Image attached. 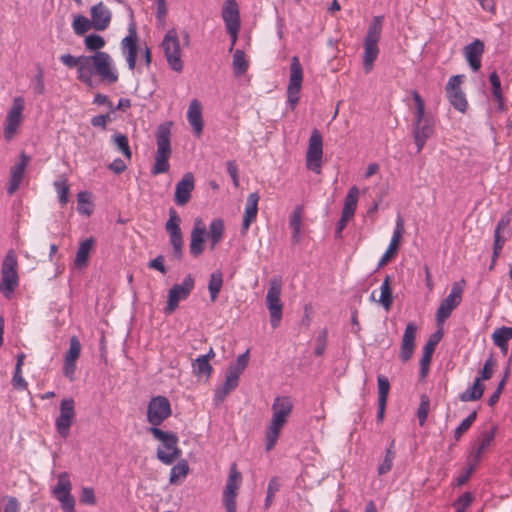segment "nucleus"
Wrapping results in <instances>:
<instances>
[{
	"mask_svg": "<svg viewBox=\"0 0 512 512\" xmlns=\"http://www.w3.org/2000/svg\"><path fill=\"white\" fill-rule=\"evenodd\" d=\"M59 60L69 69H77V79L90 88L94 87V76L107 84H114L119 79L115 62L107 52L80 56L67 53L61 55Z\"/></svg>",
	"mask_w": 512,
	"mask_h": 512,
	"instance_id": "1",
	"label": "nucleus"
},
{
	"mask_svg": "<svg viewBox=\"0 0 512 512\" xmlns=\"http://www.w3.org/2000/svg\"><path fill=\"white\" fill-rule=\"evenodd\" d=\"M271 409L272 417L265 432V448L267 451L275 447L283 427L288 422L293 403L289 397H276Z\"/></svg>",
	"mask_w": 512,
	"mask_h": 512,
	"instance_id": "2",
	"label": "nucleus"
},
{
	"mask_svg": "<svg viewBox=\"0 0 512 512\" xmlns=\"http://www.w3.org/2000/svg\"><path fill=\"white\" fill-rule=\"evenodd\" d=\"M412 98L415 103L413 138L419 153L434 132V122L431 117L426 116L424 100L417 91H412Z\"/></svg>",
	"mask_w": 512,
	"mask_h": 512,
	"instance_id": "3",
	"label": "nucleus"
},
{
	"mask_svg": "<svg viewBox=\"0 0 512 512\" xmlns=\"http://www.w3.org/2000/svg\"><path fill=\"white\" fill-rule=\"evenodd\" d=\"M170 138L171 131L169 125H160L156 133L157 150L154 158L155 161L151 169L152 175L164 174L170 169L169 158L172 154Z\"/></svg>",
	"mask_w": 512,
	"mask_h": 512,
	"instance_id": "4",
	"label": "nucleus"
},
{
	"mask_svg": "<svg viewBox=\"0 0 512 512\" xmlns=\"http://www.w3.org/2000/svg\"><path fill=\"white\" fill-rule=\"evenodd\" d=\"M149 432L155 439L161 442L157 448V458L166 465H171L182 455L178 447V437L171 432H165L158 427L149 428Z\"/></svg>",
	"mask_w": 512,
	"mask_h": 512,
	"instance_id": "5",
	"label": "nucleus"
},
{
	"mask_svg": "<svg viewBox=\"0 0 512 512\" xmlns=\"http://www.w3.org/2000/svg\"><path fill=\"white\" fill-rule=\"evenodd\" d=\"M383 20V16L373 17L364 38L363 65L367 73L371 71L379 54L378 42L382 33Z\"/></svg>",
	"mask_w": 512,
	"mask_h": 512,
	"instance_id": "6",
	"label": "nucleus"
},
{
	"mask_svg": "<svg viewBox=\"0 0 512 512\" xmlns=\"http://www.w3.org/2000/svg\"><path fill=\"white\" fill-rule=\"evenodd\" d=\"M18 261L13 250H9L2 262L0 292L10 299L19 285Z\"/></svg>",
	"mask_w": 512,
	"mask_h": 512,
	"instance_id": "7",
	"label": "nucleus"
},
{
	"mask_svg": "<svg viewBox=\"0 0 512 512\" xmlns=\"http://www.w3.org/2000/svg\"><path fill=\"white\" fill-rule=\"evenodd\" d=\"M71 492L72 482L69 473H59L56 484L51 488V494L59 502L63 512H76V501Z\"/></svg>",
	"mask_w": 512,
	"mask_h": 512,
	"instance_id": "8",
	"label": "nucleus"
},
{
	"mask_svg": "<svg viewBox=\"0 0 512 512\" xmlns=\"http://www.w3.org/2000/svg\"><path fill=\"white\" fill-rule=\"evenodd\" d=\"M161 47L164 51L169 67L175 72H182V51L176 29H170L164 36Z\"/></svg>",
	"mask_w": 512,
	"mask_h": 512,
	"instance_id": "9",
	"label": "nucleus"
},
{
	"mask_svg": "<svg viewBox=\"0 0 512 512\" xmlns=\"http://www.w3.org/2000/svg\"><path fill=\"white\" fill-rule=\"evenodd\" d=\"M242 485V474L236 463L230 466L229 475L222 493V501L226 512H237V497Z\"/></svg>",
	"mask_w": 512,
	"mask_h": 512,
	"instance_id": "10",
	"label": "nucleus"
},
{
	"mask_svg": "<svg viewBox=\"0 0 512 512\" xmlns=\"http://www.w3.org/2000/svg\"><path fill=\"white\" fill-rule=\"evenodd\" d=\"M181 219L175 209L170 208L169 219L165 224L166 232L169 234V241L172 246V256L180 261L183 257V235L180 228Z\"/></svg>",
	"mask_w": 512,
	"mask_h": 512,
	"instance_id": "11",
	"label": "nucleus"
},
{
	"mask_svg": "<svg viewBox=\"0 0 512 512\" xmlns=\"http://www.w3.org/2000/svg\"><path fill=\"white\" fill-rule=\"evenodd\" d=\"M464 284L465 281L463 279L455 282L449 295L441 301L436 312L437 325H442L450 317L452 311L461 303Z\"/></svg>",
	"mask_w": 512,
	"mask_h": 512,
	"instance_id": "12",
	"label": "nucleus"
},
{
	"mask_svg": "<svg viewBox=\"0 0 512 512\" xmlns=\"http://www.w3.org/2000/svg\"><path fill=\"white\" fill-rule=\"evenodd\" d=\"M59 410L60 413L55 419V429L63 439H66L76 419L75 401L72 398H64Z\"/></svg>",
	"mask_w": 512,
	"mask_h": 512,
	"instance_id": "13",
	"label": "nucleus"
},
{
	"mask_svg": "<svg viewBox=\"0 0 512 512\" xmlns=\"http://www.w3.org/2000/svg\"><path fill=\"white\" fill-rule=\"evenodd\" d=\"M195 281L191 274L187 275L182 283L175 284L168 291L167 305L164 309L166 314H172L179 305V302L189 297L194 289Z\"/></svg>",
	"mask_w": 512,
	"mask_h": 512,
	"instance_id": "14",
	"label": "nucleus"
},
{
	"mask_svg": "<svg viewBox=\"0 0 512 512\" xmlns=\"http://www.w3.org/2000/svg\"><path fill=\"white\" fill-rule=\"evenodd\" d=\"M281 291V282L276 279L271 280L266 295V304L269 310L270 322L273 328L278 327L282 318L283 305L280 300Z\"/></svg>",
	"mask_w": 512,
	"mask_h": 512,
	"instance_id": "15",
	"label": "nucleus"
},
{
	"mask_svg": "<svg viewBox=\"0 0 512 512\" xmlns=\"http://www.w3.org/2000/svg\"><path fill=\"white\" fill-rule=\"evenodd\" d=\"M322 156L323 138L321 133L317 129H314L311 132L306 153L307 168L319 174L321 172Z\"/></svg>",
	"mask_w": 512,
	"mask_h": 512,
	"instance_id": "16",
	"label": "nucleus"
},
{
	"mask_svg": "<svg viewBox=\"0 0 512 512\" xmlns=\"http://www.w3.org/2000/svg\"><path fill=\"white\" fill-rule=\"evenodd\" d=\"M303 81V69L297 56H293L290 64V77L287 87V100L294 109L299 101V93Z\"/></svg>",
	"mask_w": 512,
	"mask_h": 512,
	"instance_id": "17",
	"label": "nucleus"
},
{
	"mask_svg": "<svg viewBox=\"0 0 512 512\" xmlns=\"http://www.w3.org/2000/svg\"><path fill=\"white\" fill-rule=\"evenodd\" d=\"M171 405L164 396L153 397L148 403L147 420L152 427H158L171 415Z\"/></svg>",
	"mask_w": 512,
	"mask_h": 512,
	"instance_id": "18",
	"label": "nucleus"
},
{
	"mask_svg": "<svg viewBox=\"0 0 512 512\" xmlns=\"http://www.w3.org/2000/svg\"><path fill=\"white\" fill-rule=\"evenodd\" d=\"M461 75L452 76L446 85V94L450 104L458 111L465 112L468 107L464 92L460 88Z\"/></svg>",
	"mask_w": 512,
	"mask_h": 512,
	"instance_id": "19",
	"label": "nucleus"
},
{
	"mask_svg": "<svg viewBox=\"0 0 512 512\" xmlns=\"http://www.w3.org/2000/svg\"><path fill=\"white\" fill-rule=\"evenodd\" d=\"M24 109V100L21 97H16L13 105L7 115V126L5 129V137L11 139L13 134L22 122V112Z\"/></svg>",
	"mask_w": 512,
	"mask_h": 512,
	"instance_id": "20",
	"label": "nucleus"
},
{
	"mask_svg": "<svg viewBox=\"0 0 512 512\" xmlns=\"http://www.w3.org/2000/svg\"><path fill=\"white\" fill-rule=\"evenodd\" d=\"M417 333V326L414 322H409L406 325L404 330L402 341H401V349H400V359L403 362H407L413 355L415 349V339Z\"/></svg>",
	"mask_w": 512,
	"mask_h": 512,
	"instance_id": "21",
	"label": "nucleus"
},
{
	"mask_svg": "<svg viewBox=\"0 0 512 512\" xmlns=\"http://www.w3.org/2000/svg\"><path fill=\"white\" fill-rule=\"evenodd\" d=\"M91 21L96 31H104L110 25L112 13L103 2L93 5L90 9Z\"/></svg>",
	"mask_w": 512,
	"mask_h": 512,
	"instance_id": "22",
	"label": "nucleus"
},
{
	"mask_svg": "<svg viewBox=\"0 0 512 512\" xmlns=\"http://www.w3.org/2000/svg\"><path fill=\"white\" fill-rule=\"evenodd\" d=\"M194 189V176L192 173H186L176 184L174 201L177 205L187 204L191 198V192Z\"/></svg>",
	"mask_w": 512,
	"mask_h": 512,
	"instance_id": "23",
	"label": "nucleus"
},
{
	"mask_svg": "<svg viewBox=\"0 0 512 512\" xmlns=\"http://www.w3.org/2000/svg\"><path fill=\"white\" fill-rule=\"evenodd\" d=\"M206 227L201 219H196L194 227L191 231V238L189 244L190 253L197 257L202 254L204 250Z\"/></svg>",
	"mask_w": 512,
	"mask_h": 512,
	"instance_id": "24",
	"label": "nucleus"
},
{
	"mask_svg": "<svg viewBox=\"0 0 512 512\" xmlns=\"http://www.w3.org/2000/svg\"><path fill=\"white\" fill-rule=\"evenodd\" d=\"M29 161L30 157L22 153L19 162L11 167L9 186L7 188L8 194H14L19 188Z\"/></svg>",
	"mask_w": 512,
	"mask_h": 512,
	"instance_id": "25",
	"label": "nucleus"
},
{
	"mask_svg": "<svg viewBox=\"0 0 512 512\" xmlns=\"http://www.w3.org/2000/svg\"><path fill=\"white\" fill-rule=\"evenodd\" d=\"M403 233H404V221L401 216H398V218L396 220V227L394 229L389 246H388L386 252L382 255V257L378 263L379 267L385 265L390 260V258L396 253V251L399 247L400 241L402 239Z\"/></svg>",
	"mask_w": 512,
	"mask_h": 512,
	"instance_id": "26",
	"label": "nucleus"
},
{
	"mask_svg": "<svg viewBox=\"0 0 512 512\" xmlns=\"http://www.w3.org/2000/svg\"><path fill=\"white\" fill-rule=\"evenodd\" d=\"M484 53V43L476 39L464 47V55L470 68L477 72L481 68V57Z\"/></svg>",
	"mask_w": 512,
	"mask_h": 512,
	"instance_id": "27",
	"label": "nucleus"
},
{
	"mask_svg": "<svg viewBox=\"0 0 512 512\" xmlns=\"http://www.w3.org/2000/svg\"><path fill=\"white\" fill-rule=\"evenodd\" d=\"M496 434V427L492 426L489 430H483L476 438L470 454L481 459L482 455L491 447Z\"/></svg>",
	"mask_w": 512,
	"mask_h": 512,
	"instance_id": "28",
	"label": "nucleus"
},
{
	"mask_svg": "<svg viewBox=\"0 0 512 512\" xmlns=\"http://www.w3.org/2000/svg\"><path fill=\"white\" fill-rule=\"evenodd\" d=\"M187 120L191 125L194 134L196 136H200L203 132L204 123L202 118V106L197 99L190 102L187 111Z\"/></svg>",
	"mask_w": 512,
	"mask_h": 512,
	"instance_id": "29",
	"label": "nucleus"
},
{
	"mask_svg": "<svg viewBox=\"0 0 512 512\" xmlns=\"http://www.w3.org/2000/svg\"><path fill=\"white\" fill-rule=\"evenodd\" d=\"M259 199L260 197L256 192L249 194L246 199L245 211L241 228L243 234H245L248 231L251 223L257 217Z\"/></svg>",
	"mask_w": 512,
	"mask_h": 512,
	"instance_id": "30",
	"label": "nucleus"
},
{
	"mask_svg": "<svg viewBox=\"0 0 512 512\" xmlns=\"http://www.w3.org/2000/svg\"><path fill=\"white\" fill-rule=\"evenodd\" d=\"M249 362V350H246L244 353L240 354L236 361L231 363L229 366L227 373L225 384H234L238 381L240 375L246 369Z\"/></svg>",
	"mask_w": 512,
	"mask_h": 512,
	"instance_id": "31",
	"label": "nucleus"
},
{
	"mask_svg": "<svg viewBox=\"0 0 512 512\" xmlns=\"http://www.w3.org/2000/svg\"><path fill=\"white\" fill-rule=\"evenodd\" d=\"M222 18L226 27L240 26L239 6L236 0H225Z\"/></svg>",
	"mask_w": 512,
	"mask_h": 512,
	"instance_id": "32",
	"label": "nucleus"
},
{
	"mask_svg": "<svg viewBox=\"0 0 512 512\" xmlns=\"http://www.w3.org/2000/svg\"><path fill=\"white\" fill-rule=\"evenodd\" d=\"M359 193L360 191L357 186H352L348 190V193L344 200V205L341 214H344L345 216H349L351 218L354 217L359 199Z\"/></svg>",
	"mask_w": 512,
	"mask_h": 512,
	"instance_id": "33",
	"label": "nucleus"
},
{
	"mask_svg": "<svg viewBox=\"0 0 512 512\" xmlns=\"http://www.w3.org/2000/svg\"><path fill=\"white\" fill-rule=\"evenodd\" d=\"M289 226L292 229V240L295 243L300 242L301 239V226H302V207L297 206L289 220Z\"/></svg>",
	"mask_w": 512,
	"mask_h": 512,
	"instance_id": "34",
	"label": "nucleus"
},
{
	"mask_svg": "<svg viewBox=\"0 0 512 512\" xmlns=\"http://www.w3.org/2000/svg\"><path fill=\"white\" fill-rule=\"evenodd\" d=\"M224 222L222 219H214L209 225L208 237L211 242V248L214 247L222 240L224 235Z\"/></svg>",
	"mask_w": 512,
	"mask_h": 512,
	"instance_id": "35",
	"label": "nucleus"
},
{
	"mask_svg": "<svg viewBox=\"0 0 512 512\" xmlns=\"http://www.w3.org/2000/svg\"><path fill=\"white\" fill-rule=\"evenodd\" d=\"M189 473V465L186 460L179 461L171 468L169 482L178 484L182 482Z\"/></svg>",
	"mask_w": 512,
	"mask_h": 512,
	"instance_id": "36",
	"label": "nucleus"
},
{
	"mask_svg": "<svg viewBox=\"0 0 512 512\" xmlns=\"http://www.w3.org/2000/svg\"><path fill=\"white\" fill-rule=\"evenodd\" d=\"M212 370L213 368L209 361H207L206 357L198 356L192 362V371L199 378L205 377L207 379L210 376Z\"/></svg>",
	"mask_w": 512,
	"mask_h": 512,
	"instance_id": "37",
	"label": "nucleus"
},
{
	"mask_svg": "<svg viewBox=\"0 0 512 512\" xmlns=\"http://www.w3.org/2000/svg\"><path fill=\"white\" fill-rule=\"evenodd\" d=\"M94 241L92 238L82 241L76 253L75 265L78 267L86 264L90 251L93 247Z\"/></svg>",
	"mask_w": 512,
	"mask_h": 512,
	"instance_id": "38",
	"label": "nucleus"
},
{
	"mask_svg": "<svg viewBox=\"0 0 512 512\" xmlns=\"http://www.w3.org/2000/svg\"><path fill=\"white\" fill-rule=\"evenodd\" d=\"M106 45L105 39L98 34H89L84 38V46L87 51L98 53L102 52Z\"/></svg>",
	"mask_w": 512,
	"mask_h": 512,
	"instance_id": "39",
	"label": "nucleus"
},
{
	"mask_svg": "<svg viewBox=\"0 0 512 512\" xmlns=\"http://www.w3.org/2000/svg\"><path fill=\"white\" fill-rule=\"evenodd\" d=\"M222 286H223L222 273L219 271L213 272L210 275V279H209V283H208V290H209L210 298H211L212 302H214L217 299Z\"/></svg>",
	"mask_w": 512,
	"mask_h": 512,
	"instance_id": "40",
	"label": "nucleus"
},
{
	"mask_svg": "<svg viewBox=\"0 0 512 512\" xmlns=\"http://www.w3.org/2000/svg\"><path fill=\"white\" fill-rule=\"evenodd\" d=\"M381 294L378 302L386 309L389 310L393 303L392 289L390 287V276H386L381 287Z\"/></svg>",
	"mask_w": 512,
	"mask_h": 512,
	"instance_id": "41",
	"label": "nucleus"
},
{
	"mask_svg": "<svg viewBox=\"0 0 512 512\" xmlns=\"http://www.w3.org/2000/svg\"><path fill=\"white\" fill-rule=\"evenodd\" d=\"M492 339L496 346L503 348L512 339V328L504 326L496 329L492 334Z\"/></svg>",
	"mask_w": 512,
	"mask_h": 512,
	"instance_id": "42",
	"label": "nucleus"
},
{
	"mask_svg": "<svg viewBox=\"0 0 512 512\" xmlns=\"http://www.w3.org/2000/svg\"><path fill=\"white\" fill-rule=\"evenodd\" d=\"M430 409H431L430 398L427 395L422 394L420 396V404L417 409V419H418L419 425L421 427L424 426V424L426 423Z\"/></svg>",
	"mask_w": 512,
	"mask_h": 512,
	"instance_id": "43",
	"label": "nucleus"
},
{
	"mask_svg": "<svg viewBox=\"0 0 512 512\" xmlns=\"http://www.w3.org/2000/svg\"><path fill=\"white\" fill-rule=\"evenodd\" d=\"M112 141L124 157L131 160L132 151L129 147L128 137L124 134H115L112 136Z\"/></svg>",
	"mask_w": 512,
	"mask_h": 512,
	"instance_id": "44",
	"label": "nucleus"
},
{
	"mask_svg": "<svg viewBox=\"0 0 512 512\" xmlns=\"http://www.w3.org/2000/svg\"><path fill=\"white\" fill-rule=\"evenodd\" d=\"M93 27L91 19L83 15H77L72 22V28L75 34L83 35Z\"/></svg>",
	"mask_w": 512,
	"mask_h": 512,
	"instance_id": "45",
	"label": "nucleus"
},
{
	"mask_svg": "<svg viewBox=\"0 0 512 512\" xmlns=\"http://www.w3.org/2000/svg\"><path fill=\"white\" fill-rule=\"evenodd\" d=\"M121 48L124 54L138 52L137 34L133 27L129 29V35L122 39Z\"/></svg>",
	"mask_w": 512,
	"mask_h": 512,
	"instance_id": "46",
	"label": "nucleus"
},
{
	"mask_svg": "<svg viewBox=\"0 0 512 512\" xmlns=\"http://www.w3.org/2000/svg\"><path fill=\"white\" fill-rule=\"evenodd\" d=\"M233 69L237 76L244 74L248 69V63L242 50L237 49L233 55Z\"/></svg>",
	"mask_w": 512,
	"mask_h": 512,
	"instance_id": "47",
	"label": "nucleus"
},
{
	"mask_svg": "<svg viewBox=\"0 0 512 512\" xmlns=\"http://www.w3.org/2000/svg\"><path fill=\"white\" fill-rule=\"evenodd\" d=\"M389 390H390V386H379L378 413H377V420L379 422H382L384 419Z\"/></svg>",
	"mask_w": 512,
	"mask_h": 512,
	"instance_id": "48",
	"label": "nucleus"
},
{
	"mask_svg": "<svg viewBox=\"0 0 512 512\" xmlns=\"http://www.w3.org/2000/svg\"><path fill=\"white\" fill-rule=\"evenodd\" d=\"M81 353V343L77 336L70 338L69 349L66 351L64 360L77 361Z\"/></svg>",
	"mask_w": 512,
	"mask_h": 512,
	"instance_id": "49",
	"label": "nucleus"
},
{
	"mask_svg": "<svg viewBox=\"0 0 512 512\" xmlns=\"http://www.w3.org/2000/svg\"><path fill=\"white\" fill-rule=\"evenodd\" d=\"M477 417L476 411H473L468 417H466L454 431V438L458 441L464 433H466L472 424L475 422Z\"/></svg>",
	"mask_w": 512,
	"mask_h": 512,
	"instance_id": "50",
	"label": "nucleus"
},
{
	"mask_svg": "<svg viewBox=\"0 0 512 512\" xmlns=\"http://www.w3.org/2000/svg\"><path fill=\"white\" fill-rule=\"evenodd\" d=\"M0 512H20V503L13 496H4L0 499Z\"/></svg>",
	"mask_w": 512,
	"mask_h": 512,
	"instance_id": "51",
	"label": "nucleus"
},
{
	"mask_svg": "<svg viewBox=\"0 0 512 512\" xmlns=\"http://www.w3.org/2000/svg\"><path fill=\"white\" fill-rule=\"evenodd\" d=\"M484 393V386H471L465 392L460 394L462 402L475 401L482 397Z\"/></svg>",
	"mask_w": 512,
	"mask_h": 512,
	"instance_id": "52",
	"label": "nucleus"
},
{
	"mask_svg": "<svg viewBox=\"0 0 512 512\" xmlns=\"http://www.w3.org/2000/svg\"><path fill=\"white\" fill-rule=\"evenodd\" d=\"M494 366L495 360L492 357H489L480 371V376L475 378L473 384H480L481 381L489 380L492 376Z\"/></svg>",
	"mask_w": 512,
	"mask_h": 512,
	"instance_id": "53",
	"label": "nucleus"
},
{
	"mask_svg": "<svg viewBox=\"0 0 512 512\" xmlns=\"http://www.w3.org/2000/svg\"><path fill=\"white\" fill-rule=\"evenodd\" d=\"M54 187L58 193L59 202L62 206L68 202L69 186L65 179L54 182Z\"/></svg>",
	"mask_w": 512,
	"mask_h": 512,
	"instance_id": "54",
	"label": "nucleus"
},
{
	"mask_svg": "<svg viewBox=\"0 0 512 512\" xmlns=\"http://www.w3.org/2000/svg\"><path fill=\"white\" fill-rule=\"evenodd\" d=\"M473 501V495L470 492L463 493L458 499L453 503V507L455 512H465L466 509L470 506Z\"/></svg>",
	"mask_w": 512,
	"mask_h": 512,
	"instance_id": "55",
	"label": "nucleus"
},
{
	"mask_svg": "<svg viewBox=\"0 0 512 512\" xmlns=\"http://www.w3.org/2000/svg\"><path fill=\"white\" fill-rule=\"evenodd\" d=\"M279 489H280L279 480L276 477L272 478L269 481L268 487H267V495H266L265 503H264V506L266 509L268 507H270V505L272 504L274 496L279 491Z\"/></svg>",
	"mask_w": 512,
	"mask_h": 512,
	"instance_id": "56",
	"label": "nucleus"
},
{
	"mask_svg": "<svg viewBox=\"0 0 512 512\" xmlns=\"http://www.w3.org/2000/svg\"><path fill=\"white\" fill-rule=\"evenodd\" d=\"M508 224V221H505L504 219H501L496 228H495V231H494V245H493V250L494 251H499L501 252L502 251V248L504 246V243H505V239L503 237H501L500 235V231Z\"/></svg>",
	"mask_w": 512,
	"mask_h": 512,
	"instance_id": "57",
	"label": "nucleus"
},
{
	"mask_svg": "<svg viewBox=\"0 0 512 512\" xmlns=\"http://www.w3.org/2000/svg\"><path fill=\"white\" fill-rule=\"evenodd\" d=\"M80 502L85 505H95L96 497L92 487H82L80 494Z\"/></svg>",
	"mask_w": 512,
	"mask_h": 512,
	"instance_id": "58",
	"label": "nucleus"
},
{
	"mask_svg": "<svg viewBox=\"0 0 512 512\" xmlns=\"http://www.w3.org/2000/svg\"><path fill=\"white\" fill-rule=\"evenodd\" d=\"M489 82L492 87L493 98H499V96H502L501 81L497 72L494 71L489 75Z\"/></svg>",
	"mask_w": 512,
	"mask_h": 512,
	"instance_id": "59",
	"label": "nucleus"
},
{
	"mask_svg": "<svg viewBox=\"0 0 512 512\" xmlns=\"http://www.w3.org/2000/svg\"><path fill=\"white\" fill-rule=\"evenodd\" d=\"M327 337H328V333H327L326 330H322L319 333V335L317 336V338H316V346H315V350H314V353L317 356L323 355V353H324V351L326 349Z\"/></svg>",
	"mask_w": 512,
	"mask_h": 512,
	"instance_id": "60",
	"label": "nucleus"
},
{
	"mask_svg": "<svg viewBox=\"0 0 512 512\" xmlns=\"http://www.w3.org/2000/svg\"><path fill=\"white\" fill-rule=\"evenodd\" d=\"M432 354L433 353L423 349V355L420 359V377H421V379L426 377V375L429 371Z\"/></svg>",
	"mask_w": 512,
	"mask_h": 512,
	"instance_id": "61",
	"label": "nucleus"
},
{
	"mask_svg": "<svg viewBox=\"0 0 512 512\" xmlns=\"http://www.w3.org/2000/svg\"><path fill=\"white\" fill-rule=\"evenodd\" d=\"M442 336H443V333H442V331H441V330H438V331H436L435 333H433V334L429 337V339H428V341H427V343L425 344V346H424V348H423V349H424V350H426V351H429V352H431V353H434V351H435V348H436L437 344H438V343L440 342V340L442 339Z\"/></svg>",
	"mask_w": 512,
	"mask_h": 512,
	"instance_id": "62",
	"label": "nucleus"
},
{
	"mask_svg": "<svg viewBox=\"0 0 512 512\" xmlns=\"http://www.w3.org/2000/svg\"><path fill=\"white\" fill-rule=\"evenodd\" d=\"M148 267L151 269H155L162 274H166V272H167V269L164 266V257L162 255H159L156 258H154L153 260H151L148 263Z\"/></svg>",
	"mask_w": 512,
	"mask_h": 512,
	"instance_id": "63",
	"label": "nucleus"
},
{
	"mask_svg": "<svg viewBox=\"0 0 512 512\" xmlns=\"http://www.w3.org/2000/svg\"><path fill=\"white\" fill-rule=\"evenodd\" d=\"M75 372H76V362L64 360L63 373L68 378L69 381L74 380Z\"/></svg>",
	"mask_w": 512,
	"mask_h": 512,
	"instance_id": "64",
	"label": "nucleus"
}]
</instances>
